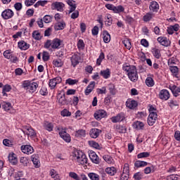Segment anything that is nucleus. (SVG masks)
I'll return each mask as SVG.
<instances>
[{
    "label": "nucleus",
    "instance_id": "obj_15",
    "mask_svg": "<svg viewBox=\"0 0 180 180\" xmlns=\"http://www.w3.org/2000/svg\"><path fill=\"white\" fill-rule=\"evenodd\" d=\"M158 96L162 101H168L171 98V94L168 90L164 89L159 92Z\"/></svg>",
    "mask_w": 180,
    "mask_h": 180
},
{
    "label": "nucleus",
    "instance_id": "obj_31",
    "mask_svg": "<svg viewBox=\"0 0 180 180\" xmlns=\"http://www.w3.org/2000/svg\"><path fill=\"white\" fill-rule=\"evenodd\" d=\"M8 160L13 165H16L18 164V157L16 156V154L13 153H10L8 155Z\"/></svg>",
    "mask_w": 180,
    "mask_h": 180
},
{
    "label": "nucleus",
    "instance_id": "obj_19",
    "mask_svg": "<svg viewBox=\"0 0 180 180\" xmlns=\"http://www.w3.org/2000/svg\"><path fill=\"white\" fill-rule=\"evenodd\" d=\"M59 136L65 141V143H71V136L67 133L65 129L64 131H59Z\"/></svg>",
    "mask_w": 180,
    "mask_h": 180
},
{
    "label": "nucleus",
    "instance_id": "obj_48",
    "mask_svg": "<svg viewBox=\"0 0 180 180\" xmlns=\"http://www.w3.org/2000/svg\"><path fill=\"white\" fill-rule=\"evenodd\" d=\"M114 13H122V12H124V7L123 6H114V10L112 11Z\"/></svg>",
    "mask_w": 180,
    "mask_h": 180
},
{
    "label": "nucleus",
    "instance_id": "obj_38",
    "mask_svg": "<svg viewBox=\"0 0 180 180\" xmlns=\"http://www.w3.org/2000/svg\"><path fill=\"white\" fill-rule=\"evenodd\" d=\"M103 158L104 161H105V162H107V164H110V165H114L115 160L110 155H105L103 157Z\"/></svg>",
    "mask_w": 180,
    "mask_h": 180
},
{
    "label": "nucleus",
    "instance_id": "obj_28",
    "mask_svg": "<svg viewBox=\"0 0 180 180\" xmlns=\"http://www.w3.org/2000/svg\"><path fill=\"white\" fill-rule=\"evenodd\" d=\"M18 47L20 50H27L30 47V45L27 44L26 41L22 40L18 42Z\"/></svg>",
    "mask_w": 180,
    "mask_h": 180
},
{
    "label": "nucleus",
    "instance_id": "obj_4",
    "mask_svg": "<svg viewBox=\"0 0 180 180\" xmlns=\"http://www.w3.org/2000/svg\"><path fill=\"white\" fill-rule=\"evenodd\" d=\"M22 87L26 92H28L29 94H34V92L37 91V88H39V84L33 81L25 80L22 82Z\"/></svg>",
    "mask_w": 180,
    "mask_h": 180
},
{
    "label": "nucleus",
    "instance_id": "obj_20",
    "mask_svg": "<svg viewBox=\"0 0 180 180\" xmlns=\"http://www.w3.org/2000/svg\"><path fill=\"white\" fill-rule=\"evenodd\" d=\"M89 157L91 161L94 162V164H99L100 162L99 157H98V155H96V153H95L94 150H91L89 152Z\"/></svg>",
    "mask_w": 180,
    "mask_h": 180
},
{
    "label": "nucleus",
    "instance_id": "obj_43",
    "mask_svg": "<svg viewBox=\"0 0 180 180\" xmlns=\"http://www.w3.org/2000/svg\"><path fill=\"white\" fill-rule=\"evenodd\" d=\"M88 144L89 146H90V147L96 148V150H101V145H99V143L94 141H89Z\"/></svg>",
    "mask_w": 180,
    "mask_h": 180
},
{
    "label": "nucleus",
    "instance_id": "obj_29",
    "mask_svg": "<svg viewBox=\"0 0 180 180\" xmlns=\"http://www.w3.org/2000/svg\"><path fill=\"white\" fill-rule=\"evenodd\" d=\"M43 127L47 131H53L54 129V124L49 121H44L43 123Z\"/></svg>",
    "mask_w": 180,
    "mask_h": 180
},
{
    "label": "nucleus",
    "instance_id": "obj_47",
    "mask_svg": "<svg viewBox=\"0 0 180 180\" xmlns=\"http://www.w3.org/2000/svg\"><path fill=\"white\" fill-rule=\"evenodd\" d=\"M50 175L53 179L60 180V175H58V173H57V171H56L54 169H51Z\"/></svg>",
    "mask_w": 180,
    "mask_h": 180
},
{
    "label": "nucleus",
    "instance_id": "obj_30",
    "mask_svg": "<svg viewBox=\"0 0 180 180\" xmlns=\"http://www.w3.org/2000/svg\"><path fill=\"white\" fill-rule=\"evenodd\" d=\"M94 89H95V82H91L84 91L85 95H89V94L94 91Z\"/></svg>",
    "mask_w": 180,
    "mask_h": 180
},
{
    "label": "nucleus",
    "instance_id": "obj_6",
    "mask_svg": "<svg viewBox=\"0 0 180 180\" xmlns=\"http://www.w3.org/2000/svg\"><path fill=\"white\" fill-rule=\"evenodd\" d=\"M4 57L7 58V60H10L11 63H18L19 61V59L18 58V56L15 54V53L11 50V49H7L6 50L4 53Z\"/></svg>",
    "mask_w": 180,
    "mask_h": 180
},
{
    "label": "nucleus",
    "instance_id": "obj_56",
    "mask_svg": "<svg viewBox=\"0 0 180 180\" xmlns=\"http://www.w3.org/2000/svg\"><path fill=\"white\" fill-rule=\"evenodd\" d=\"M64 27H65V22H58L55 25L56 30H63Z\"/></svg>",
    "mask_w": 180,
    "mask_h": 180
},
{
    "label": "nucleus",
    "instance_id": "obj_62",
    "mask_svg": "<svg viewBox=\"0 0 180 180\" xmlns=\"http://www.w3.org/2000/svg\"><path fill=\"white\" fill-rule=\"evenodd\" d=\"M60 115L63 117H68L71 116V112L68 110H67V109H63L60 112Z\"/></svg>",
    "mask_w": 180,
    "mask_h": 180
},
{
    "label": "nucleus",
    "instance_id": "obj_12",
    "mask_svg": "<svg viewBox=\"0 0 180 180\" xmlns=\"http://www.w3.org/2000/svg\"><path fill=\"white\" fill-rule=\"evenodd\" d=\"M94 117L96 120H101V119L108 117V112L105 110H98L94 113Z\"/></svg>",
    "mask_w": 180,
    "mask_h": 180
},
{
    "label": "nucleus",
    "instance_id": "obj_22",
    "mask_svg": "<svg viewBox=\"0 0 180 180\" xmlns=\"http://www.w3.org/2000/svg\"><path fill=\"white\" fill-rule=\"evenodd\" d=\"M149 9L150 12L153 13H157L160 11V4L157 1H152L149 6Z\"/></svg>",
    "mask_w": 180,
    "mask_h": 180
},
{
    "label": "nucleus",
    "instance_id": "obj_50",
    "mask_svg": "<svg viewBox=\"0 0 180 180\" xmlns=\"http://www.w3.org/2000/svg\"><path fill=\"white\" fill-rule=\"evenodd\" d=\"M27 130V136H30V137H34L36 136V131L34 130L32 127H29L26 129Z\"/></svg>",
    "mask_w": 180,
    "mask_h": 180
},
{
    "label": "nucleus",
    "instance_id": "obj_41",
    "mask_svg": "<svg viewBox=\"0 0 180 180\" xmlns=\"http://www.w3.org/2000/svg\"><path fill=\"white\" fill-rule=\"evenodd\" d=\"M103 39L104 43H110V34L108 31H103Z\"/></svg>",
    "mask_w": 180,
    "mask_h": 180
},
{
    "label": "nucleus",
    "instance_id": "obj_40",
    "mask_svg": "<svg viewBox=\"0 0 180 180\" xmlns=\"http://www.w3.org/2000/svg\"><path fill=\"white\" fill-rule=\"evenodd\" d=\"M145 82H146V85H147L148 86V88H151L154 85H155V82H154V79H153V77H148L146 79Z\"/></svg>",
    "mask_w": 180,
    "mask_h": 180
},
{
    "label": "nucleus",
    "instance_id": "obj_45",
    "mask_svg": "<svg viewBox=\"0 0 180 180\" xmlns=\"http://www.w3.org/2000/svg\"><path fill=\"white\" fill-rule=\"evenodd\" d=\"M176 63H178V59H176V57H172L167 61V64L169 67L176 65Z\"/></svg>",
    "mask_w": 180,
    "mask_h": 180
},
{
    "label": "nucleus",
    "instance_id": "obj_25",
    "mask_svg": "<svg viewBox=\"0 0 180 180\" xmlns=\"http://www.w3.org/2000/svg\"><path fill=\"white\" fill-rule=\"evenodd\" d=\"M169 89L172 91L174 96H179L180 94V86H176L175 85H170L169 86Z\"/></svg>",
    "mask_w": 180,
    "mask_h": 180
},
{
    "label": "nucleus",
    "instance_id": "obj_63",
    "mask_svg": "<svg viewBox=\"0 0 180 180\" xmlns=\"http://www.w3.org/2000/svg\"><path fill=\"white\" fill-rule=\"evenodd\" d=\"M65 84H68V85H75V84H78V80L69 78L66 79Z\"/></svg>",
    "mask_w": 180,
    "mask_h": 180
},
{
    "label": "nucleus",
    "instance_id": "obj_60",
    "mask_svg": "<svg viewBox=\"0 0 180 180\" xmlns=\"http://www.w3.org/2000/svg\"><path fill=\"white\" fill-rule=\"evenodd\" d=\"M137 119H144L145 117H147V112L142 111V112H138L136 114Z\"/></svg>",
    "mask_w": 180,
    "mask_h": 180
},
{
    "label": "nucleus",
    "instance_id": "obj_9",
    "mask_svg": "<svg viewBox=\"0 0 180 180\" xmlns=\"http://www.w3.org/2000/svg\"><path fill=\"white\" fill-rule=\"evenodd\" d=\"M15 13L11 8H6L1 13V18H3L4 20L12 19Z\"/></svg>",
    "mask_w": 180,
    "mask_h": 180
},
{
    "label": "nucleus",
    "instance_id": "obj_21",
    "mask_svg": "<svg viewBox=\"0 0 180 180\" xmlns=\"http://www.w3.org/2000/svg\"><path fill=\"white\" fill-rule=\"evenodd\" d=\"M129 172H130V167L129 166L128 163H125L123 167L121 179H122V178H124L126 180H127Z\"/></svg>",
    "mask_w": 180,
    "mask_h": 180
},
{
    "label": "nucleus",
    "instance_id": "obj_27",
    "mask_svg": "<svg viewBox=\"0 0 180 180\" xmlns=\"http://www.w3.org/2000/svg\"><path fill=\"white\" fill-rule=\"evenodd\" d=\"M133 129L136 130H143L144 129V122L141 121H135L132 124Z\"/></svg>",
    "mask_w": 180,
    "mask_h": 180
},
{
    "label": "nucleus",
    "instance_id": "obj_7",
    "mask_svg": "<svg viewBox=\"0 0 180 180\" xmlns=\"http://www.w3.org/2000/svg\"><path fill=\"white\" fill-rule=\"evenodd\" d=\"M1 108L7 113H11V115L16 113V110L14 109L12 103L8 101H3L1 103Z\"/></svg>",
    "mask_w": 180,
    "mask_h": 180
},
{
    "label": "nucleus",
    "instance_id": "obj_11",
    "mask_svg": "<svg viewBox=\"0 0 180 180\" xmlns=\"http://www.w3.org/2000/svg\"><path fill=\"white\" fill-rule=\"evenodd\" d=\"M56 103L59 106H65L67 103V98H65V94L59 93L56 96Z\"/></svg>",
    "mask_w": 180,
    "mask_h": 180
},
{
    "label": "nucleus",
    "instance_id": "obj_46",
    "mask_svg": "<svg viewBox=\"0 0 180 180\" xmlns=\"http://www.w3.org/2000/svg\"><path fill=\"white\" fill-rule=\"evenodd\" d=\"M32 37L34 40H41V33L39 30H34L32 32Z\"/></svg>",
    "mask_w": 180,
    "mask_h": 180
},
{
    "label": "nucleus",
    "instance_id": "obj_3",
    "mask_svg": "<svg viewBox=\"0 0 180 180\" xmlns=\"http://www.w3.org/2000/svg\"><path fill=\"white\" fill-rule=\"evenodd\" d=\"M62 43L63 40L58 38H55L53 40L48 39L44 43V47L46 49V50H49V51L53 52L61 49Z\"/></svg>",
    "mask_w": 180,
    "mask_h": 180
},
{
    "label": "nucleus",
    "instance_id": "obj_2",
    "mask_svg": "<svg viewBox=\"0 0 180 180\" xmlns=\"http://www.w3.org/2000/svg\"><path fill=\"white\" fill-rule=\"evenodd\" d=\"M73 160L77 162L79 165H85L88 163V158L86 155L81 150H74L72 152Z\"/></svg>",
    "mask_w": 180,
    "mask_h": 180
},
{
    "label": "nucleus",
    "instance_id": "obj_37",
    "mask_svg": "<svg viewBox=\"0 0 180 180\" xmlns=\"http://www.w3.org/2000/svg\"><path fill=\"white\" fill-rule=\"evenodd\" d=\"M12 91V86L9 84H6L3 86L2 89V95L3 96H8L7 92H11Z\"/></svg>",
    "mask_w": 180,
    "mask_h": 180
},
{
    "label": "nucleus",
    "instance_id": "obj_61",
    "mask_svg": "<svg viewBox=\"0 0 180 180\" xmlns=\"http://www.w3.org/2000/svg\"><path fill=\"white\" fill-rule=\"evenodd\" d=\"M69 176L75 180H81V177H79V176H78V174L74 172H70L69 173Z\"/></svg>",
    "mask_w": 180,
    "mask_h": 180
},
{
    "label": "nucleus",
    "instance_id": "obj_32",
    "mask_svg": "<svg viewBox=\"0 0 180 180\" xmlns=\"http://www.w3.org/2000/svg\"><path fill=\"white\" fill-rule=\"evenodd\" d=\"M105 172L108 175H110V176H114V175H116L117 173V169H116L115 167H107L105 169Z\"/></svg>",
    "mask_w": 180,
    "mask_h": 180
},
{
    "label": "nucleus",
    "instance_id": "obj_57",
    "mask_svg": "<svg viewBox=\"0 0 180 180\" xmlns=\"http://www.w3.org/2000/svg\"><path fill=\"white\" fill-rule=\"evenodd\" d=\"M77 46L79 50H84V49H85V43L84 42V40L79 39Z\"/></svg>",
    "mask_w": 180,
    "mask_h": 180
},
{
    "label": "nucleus",
    "instance_id": "obj_33",
    "mask_svg": "<svg viewBox=\"0 0 180 180\" xmlns=\"http://www.w3.org/2000/svg\"><path fill=\"white\" fill-rule=\"evenodd\" d=\"M100 75L104 78V79H108V78H110V69L107 68L105 70H103L100 72Z\"/></svg>",
    "mask_w": 180,
    "mask_h": 180
},
{
    "label": "nucleus",
    "instance_id": "obj_52",
    "mask_svg": "<svg viewBox=\"0 0 180 180\" xmlns=\"http://www.w3.org/2000/svg\"><path fill=\"white\" fill-rule=\"evenodd\" d=\"M122 43L124 46V47H126V49H127V50H130V49H131V41L129 39H125L122 41Z\"/></svg>",
    "mask_w": 180,
    "mask_h": 180
},
{
    "label": "nucleus",
    "instance_id": "obj_10",
    "mask_svg": "<svg viewBox=\"0 0 180 180\" xmlns=\"http://www.w3.org/2000/svg\"><path fill=\"white\" fill-rule=\"evenodd\" d=\"M65 5L63 2H53L51 5L52 11H58V12H63Z\"/></svg>",
    "mask_w": 180,
    "mask_h": 180
},
{
    "label": "nucleus",
    "instance_id": "obj_42",
    "mask_svg": "<svg viewBox=\"0 0 180 180\" xmlns=\"http://www.w3.org/2000/svg\"><path fill=\"white\" fill-rule=\"evenodd\" d=\"M86 134V131L84 129H79L75 133V137H77L79 139H81L82 137H85Z\"/></svg>",
    "mask_w": 180,
    "mask_h": 180
},
{
    "label": "nucleus",
    "instance_id": "obj_5",
    "mask_svg": "<svg viewBox=\"0 0 180 180\" xmlns=\"http://www.w3.org/2000/svg\"><path fill=\"white\" fill-rule=\"evenodd\" d=\"M149 115L148 117L147 123L148 126H154L158 120V114L157 113V108L153 105L149 106Z\"/></svg>",
    "mask_w": 180,
    "mask_h": 180
},
{
    "label": "nucleus",
    "instance_id": "obj_16",
    "mask_svg": "<svg viewBox=\"0 0 180 180\" xmlns=\"http://www.w3.org/2000/svg\"><path fill=\"white\" fill-rule=\"evenodd\" d=\"M62 81L63 79H61L60 77H56L49 80V86L51 88V89H54V88H56L58 84H61Z\"/></svg>",
    "mask_w": 180,
    "mask_h": 180
},
{
    "label": "nucleus",
    "instance_id": "obj_59",
    "mask_svg": "<svg viewBox=\"0 0 180 180\" xmlns=\"http://www.w3.org/2000/svg\"><path fill=\"white\" fill-rule=\"evenodd\" d=\"M150 157V153L148 152H142L137 155V158H147Z\"/></svg>",
    "mask_w": 180,
    "mask_h": 180
},
{
    "label": "nucleus",
    "instance_id": "obj_14",
    "mask_svg": "<svg viewBox=\"0 0 180 180\" xmlns=\"http://www.w3.org/2000/svg\"><path fill=\"white\" fill-rule=\"evenodd\" d=\"M157 41L165 47H169L171 46V41L167 37H159L157 38Z\"/></svg>",
    "mask_w": 180,
    "mask_h": 180
},
{
    "label": "nucleus",
    "instance_id": "obj_13",
    "mask_svg": "<svg viewBox=\"0 0 180 180\" xmlns=\"http://www.w3.org/2000/svg\"><path fill=\"white\" fill-rule=\"evenodd\" d=\"M71 65L75 68L79 63H81V56L79 54L75 53L70 58Z\"/></svg>",
    "mask_w": 180,
    "mask_h": 180
},
{
    "label": "nucleus",
    "instance_id": "obj_36",
    "mask_svg": "<svg viewBox=\"0 0 180 180\" xmlns=\"http://www.w3.org/2000/svg\"><path fill=\"white\" fill-rule=\"evenodd\" d=\"M152 53L155 58H161V50L158 48H153Z\"/></svg>",
    "mask_w": 180,
    "mask_h": 180
},
{
    "label": "nucleus",
    "instance_id": "obj_35",
    "mask_svg": "<svg viewBox=\"0 0 180 180\" xmlns=\"http://www.w3.org/2000/svg\"><path fill=\"white\" fill-rule=\"evenodd\" d=\"M68 5H69V6H70V13H72V12H74V11H75V9H77V4H75V1L74 0H67L66 1Z\"/></svg>",
    "mask_w": 180,
    "mask_h": 180
},
{
    "label": "nucleus",
    "instance_id": "obj_44",
    "mask_svg": "<svg viewBox=\"0 0 180 180\" xmlns=\"http://www.w3.org/2000/svg\"><path fill=\"white\" fill-rule=\"evenodd\" d=\"M148 163L147 162L141 161V160H137L134 163V166L136 168H141L142 167H147Z\"/></svg>",
    "mask_w": 180,
    "mask_h": 180
},
{
    "label": "nucleus",
    "instance_id": "obj_1",
    "mask_svg": "<svg viewBox=\"0 0 180 180\" xmlns=\"http://www.w3.org/2000/svg\"><path fill=\"white\" fill-rule=\"evenodd\" d=\"M122 70L125 71L129 79L131 82H137L139 81V73L137 72V68L135 65L125 63L122 65Z\"/></svg>",
    "mask_w": 180,
    "mask_h": 180
},
{
    "label": "nucleus",
    "instance_id": "obj_58",
    "mask_svg": "<svg viewBox=\"0 0 180 180\" xmlns=\"http://www.w3.org/2000/svg\"><path fill=\"white\" fill-rule=\"evenodd\" d=\"M42 60L43 61H49L50 60V53L46 51L42 53Z\"/></svg>",
    "mask_w": 180,
    "mask_h": 180
},
{
    "label": "nucleus",
    "instance_id": "obj_8",
    "mask_svg": "<svg viewBox=\"0 0 180 180\" xmlns=\"http://www.w3.org/2000/svg\"><path fill=\"white\" fill-rule=\"evenodd\" d=\"M125 106L130 110H134L139 106V103L133 98H128L125 103Z\"/></svg>",
    "mask_w": 180,
    "mask_h": 180
},
{
    "label": "nucleus",
    "instance_id": "obj_34",
    "mask_svg": "<svg viewBox=\"0 0 180 180\" xmlns=\"http://www.w3.org/2000/svg\"><path fill=\"white\" fill-rule=\"evenodd\" d=\"M53 68H60L64 65V62L61 59H54L52 61Z\"/></svg>",
    "mask_w": 180,
    "mask_h": 180
},
{
    "label": "nucleus",
    "instance_id": "obj_64",
    "mask_svg": "<svg viewBox=\"0 0 180 180\" xmlns=\"http://www.w3.org/2000/svg\"><path fill=\"white\" fill-rule=\"evenodd\" d=\"M167 180H180V176L177 174H172L167 176Z\"/></svg>",
    "mask_w": 180,
    "mask_h": 180
},
{
    "label": "nucleus",
    "instance_id": "obj_23",
    "mask_svg": "<svg viewBox=\"0 0 180 180\" xmlns=\"http://www.w3.org/2000/svg\"><path fill=\"white\" fill-rule=\"evenodd\" d=\"M179 24H175L174 25H169L167 27V32L169 34H173L174 32H178L179 30Z\"/></svg>",
    "mask_w": 180,
    "mask_h": 180
},
{
    "label": "nucleus",
    "instance_id": "obj_24",
    "mask_svg": "<svg viewBox=\"0 0 180 180\" xmlns=\"http://www.w3.org/2000/svg\"><path fill=\"white\" fill-rule=\"evenodd\" d=\"M101 131H101V129L93 128L90 130V132H89L90 137H91V139H98Z\"/></svg>",
    "mask_w": 180,
    "mask_h": 180
},
{
    "label": "nucleus",
    "instance_id": "obj_54",
    "mask_svg": "<svg viewBox=\"0 0 180 180\" xmlns=\"http://www.w3.org/2000/svg\"><path fill=\"white\" fill-rule=\"evenodd\" d=\"M20 162L22 167H27V164H29V159L26 157H21Z\"/></svg>",
    "mask_w": 180,
    "mask_h": 180
},
{
    "label": "nucleus",
    "instance_id": "obj_49",
    "mask_svg": "<svg viewBox=\"0 0 180 180\" xmlns=\"http://www.w3.org/2000/svg\"><path fill=\"white\" fill-rule=\"evenodd\" d=\"M153 18L154 14L153 13H147L146 15H143V22H150Z\"/></svg>",
    "mask_w": 180,
    "mask_h": 180
},
{
    "label": "nucleus",
    "instance_id": "obj_55",
    "mask_svg": "<svg viewBox=\"0 0 180 180\" xmlns=\"http://www.w3.org/2000/svg\"><path fill=\"white\" fill-rule=\"evenodd\" d=\"M88 176L89 178L91 179V180H99L100 179V176H99V174H96V173H94V172H91V173H89L88 174Z\"/></svg>",
    "mask_w": 180,
    "mask_h": 180
},
{
    "label": "nucleus",
    "instance_id": "obj_26",
    "mask_svg": "<svg viewBox=\"0 0 180 180\" xmlns=\"http://www.w3.org/2000/svg\"><path fill=\"white\" fill-rule=\"evenodd\" d=\"M31 160L32 161L35 168H40V160L39 159V155L34 154L31 156Z\"/></svg>",
    "mask_w": 180,
    "mask_h": 180
},
{
    "label": "nucleus",
    "instance_id": "obj_18",
    "mask_svg": "<svg viewBox=\"0 0 180 180\" xmlns=\"http://www.w3.org/2000/svg\"><path fill=\"white\" fill-rule=\"evenodd\" d=\"M126 119V115L124 112H120L116 116H114L111 118V122L112 123H119L123 122Z\"/></svg>",
    "mask_w": 180,
    "mask_h": 180
},
{
    "label": "nucleus",
    "instance_id": "obj_51",
    "mask_svg": "<svg viewBox=\"0 0 180 180\" xmlns=\"http://www.w3.org/2000/svg\"><path fill=\"white\" fill-rule=\"evenodd\" d=\"M105 25L106 26H111L112 22H113V19L112 18V15L108 13L105 15Z\"/></svg>",
    "mask_w": 180,
    "mask_h": 180
},
{
    "label": "nucleus",
    "instance_id": "obj_39",
    "mask_svg": "<svg viewBox=\"0 0 180 180\" xmlns=\"http://www.w3.org/2000/svg\"><path fill=\"white\" fill-rule=\"evenodd\" d=\"M169 70L173 75V77H175V78H178V75H179V70L178 69V67L176 66H169Z\"/></svg>",
    "mask_w": 180,
    "mask_h": 180
},
{
    "label": "nucleus",
    "instance_id": "obj_17",
    "mask_svg": "<svg viewBox=\"0 0 180 180\" xmlns=\"http://www.w3.org/2000/svg\"><path fill=\"white\" fill-rule=\"evenodd\" d=\"M22 153L27 154V155H30L34 153V149L30 145H22L21 146Z\"/></svg>",
    "mask_w": 180,
    "mask_h": 180
},
{
    "label": "nucleus",
    "instance_id": "obj_53",
    "mask_svg": "<svg viewBox=\"0 0 180 180\" xmlns=\"http://www.w3.org/2000/svg\"><path fill=\"white\" fill-rule=\"evenodd\" d=\"M103 60H105V53L103 52H101L98 56V58H97L96 60V65H101Z\"/></svg>",
    "mask_w": 180,
    "mask_h": 180
}]
</instances>
